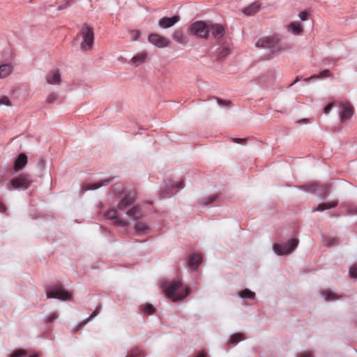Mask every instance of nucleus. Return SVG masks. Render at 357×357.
Segmentation results:
<instances>
[{"label": "nucleus", "instance_id": "obj_1", "mask_svg": "<svg viewBox=\"0 0 357 357\" xmlns=\"http://www.w3.org/2000/svg\"><path fill=\"white\" fill-rule=\"evenodd\" d=\"M162 287L167 297L176 302L183 299L190 294V289L184 287L180 281L165 282Z\"/></svg>", "mask_w": 357, "mask_h": 357}, {"label": "nucleus", "instance_id": "obj_2", "mask_svg": "<svg viewBox=\"0 0 357 357\" xmlns=\"http://www.w3.org/2000/svg\"><path fill=\"white\" fill-rule=\"evenodd\" d=\"M80 36L82 41L80 47L83 51H88L92 49L94 41V32L92 26L84 24L80 30Z\"/></svg>", "mask_w": 357, "mask_h": 357}, {"label": "nucleus", "instance_id": "obj_3", "mask_svg": "<svg viewBox=\"0 0 357 357\" xmlns=\"http://www.w3.org/2000/svg\"><path fill=\"white\" fill-rule=\"evenodd\" d=\"M47 298H57L62 301L70 300L71 294L65 290L61 285L50 287L46 291Z\"/></svg>", "mask_w": 357, "mask_h": 357}, {"label": "nucleus", "instance_id": "obj_4", "mask_svg": "<svg viewBox=\"0 0 357 357\" xmlns=\"http://www.w3.org/2000/svg\"><path fill=\"white\" fill-rule=\"evenodd\" d=\"M298 244L297 238L291 239L287 243H275L273 246L274 252L278 255H285L292 252Z\"/></svg>", "mask_w": 357, "mask_h": 357}, {"label": "nucleus", "instance_id": "obj_5", "mask_svg": "<svg viewBox=\"0 0 357 357\" xmlns=\"http://www.w3.org/2000/svg\"><path fill=\"white\" fill-rule=\"evenodd\" d=\"M208 29L206 23L202 21L196 22L189 27L190 32L199 38H207L208 36Z\"/></svg>", "mask_w": 357, "mask_h": 357}, {"label": "nucleus", "instance_id": "obj_6", "mask_svg": "<svg viewBox=\"0 0 357 357\" xmlns=\"http://www.w3.org/2000/svg\"><path fill=\"white\" fill-rule=\"evenodd\" d=\"M104 217L106 219L114 221V224L120 227H127L129 225V222L120 218L118 211L116 209H111L107 211L104 213Z\"/></svg>", "mask_w": 357, "mask_h": 357}, {"label": "nucleus", "instance_id": "obj_7", "mask_svg": "<svg viewBox=\"0 0 357 357\" xmlns=\"http://www.w3.org/2000/svg\"><path fill=\"white\" fill-rule=\"evenodd\" d=\"M148 40L158 48L167 47L170 45V40L168 38L155 33L149 36Z\"/></svg>", "mask_w": 357, "mask_h": 357}, {"label": "nucleus", "instance_id": "obj_8", "mask_svg": "<svg viewBox=\"0 0 357 357\" xmlns=\"http://www.w3.org/2000/svg\"><path fill=\"white\" fill-rule=\"evenodd\" d=\"M279 40L277 38L266 37L257 40L256 46L257 47L267 48L272 50L273 52H276L275 48Z\"/></svg>", "mask_w": 357, "mask_h": 357}, {"label": "nucleus", "instance_id": "obj_9", "mask_svg": "<svg viewBox=\"0 0 357 357\" xmlns=\"http://www.w3.org/2000/svg\"><path fill=\"white\" fill-rule=\"evenodd\" d=\"M340 111V116L342 122L349 119L354 114V109L351 103L346 102L339 105Z\"/></svg>", "mask_w": 357, "mask_h": 357}, {"label": "nucleus", "instance_id": "obj_10", "mask_svg": "<svg viewBox=\"0 0 357 357\" xmlns=\"http://www.w3.org/2000/svg\"><path fill=\"white\" fill-rule=\"evenodd\" d=\"M137 199L136 193L135 192H130L128 193L126 197L121 200L118 204V210L125 211L127 208L130 206Z\"/></svg>", "mask_w": 357, "mask_h": 357}, {"label": "nucleus", "instance_id": "obj_11", "mask_svg": "<svg viewBox=\"0 0 357 357\" xmlns=\"http://www.w3.org/2000/svg\"><path fill=\"white\" fill-rule=\"evenodd\" d=\"M209 32H211L213 38L219 43L224 38L225 29L220 24H215L211 25L208 29V33Z\"/></svg>", "mask_w": 357, "mask_h": 357}, {"label": "nucleus", "instance_id": "obj_12", "mask_svg": "<svg viewBox=\"0 0 357 357\" xmlns=\"http://www.w3.org/2000/svg\"><path fill=\"white\" fill-rule=\"evenodd\" d=\"M180 20L179 16L174 15L172 17H162L159 20V26L163 29H167L173 25H174L176 23H177Z\"/></svg>", "mask_w": 357, "mask_h": 357}, {"label": "nucleus", "instance_id": "obj_13", "mask_svg": "<svg viewBox=\"0 0 357 357\" xmlns=\"http://www.w3.org/2000/svg\"><path fill=\"white\" fill-rule=\"evenodd\" d=\"M46 82L49 84H59L61 82L59 70L56 69L50 71L46 76Z\"/></svg>", "mask_w": 357, "mask_h": 357}, {"label": "nucleus", "instance_id": "obj_14", "mask_svg": "<svg viewBox=\"0 0 357 357\" xmlns=\"http://www.w3.org/2000/svg\"><path fill=\"white\" fill-rule=\"evenodd\" d=\"M126 213L128 217L135 220L140 219L144 217V213L138 206L128 209Z\"/></svg>", "mask_w": 357, "mask_h": 357}, {"label": "nucleus", "instance_id": "obj_15", "mask_svg": "<svg viewBox=\"0 0 357 357\" xmlns=\"http://www.w3.org/2000/svg\"><path fill=\"white\" fill-rule=\"evenodd\" d=\"M202 262V256L200 254L195 253L189 257L188 265L190 268L196 269Z\"/></svg>", "mask_w": 357, "mask_h": 357}, {"label": "nucleus", "instance_id": "obj_16", "mask_svg": "<svg viewBox=\"0 0 357 357\" xmlns=\"http://www.w3.org/2000/svg\"><path fill=\"white\" fill-rule=\"evenodd\" d=\"M147 56H148V54L146 52H142L138 53L135 56H133L130 61L132 63H133L137 66L139 64L145 62V61L147 58Z\"/></svg>", "mask_w": 357, "mask_h": 357}, {"label": "nucleus", "instance_id": "obj_17", "mask_svg": "<svg viewBox=\"0 0 357 357\" xmlns=\"http://www.w3.org/2000/svg\"><path fill=\"white\" fill-rule=\"evenodd\" d=\"M13 70V67L10 64L0 65V79L7 77Z\"/></svg>", "mask_w": 357, "mask_h": 357}, {"label": "nucleus", "instance_id": "obj_18", "mask_svg": "<svg viewBox=\"0 0 357 357\" xmlns=\"http://www.w3.org/2000/svg\"><path fill=\"white\" fill-rule=\"evenodd\" d=\"M260 4L255 2L243 10V13L246 15H253L259 10Z\"/></svg>", "mask_w": 357, "mask_h": 357}, {"label": "nucleus", "instance_id": "obj_19", "mask_svg": "<svg viewBox=\"0 0 357 357\" xmlns=\"http://www.w3.org/2000/svg\"><path fill=\"white\" fill-rule=\"evenodd\" d=\"M289 31L295 35H298L303 31V26L298 22H291L288 26Z\"/></svg>", "mask_w": 357, "mask_h": 357}, {"label": "nucleus", "instance_id": "obj_20", "mask_svg": "<svg viewBox=\"0 0 357 357\" xmlns=\"http://www.w3.org/2000/svg\"><path fill=\"white\" fill-rule=\"evenodd\" d=\"M337 201H333L328 203H322L318 205L317 208L314 210V211H323L326 209L335 208L337 206Z\"/></svg>", "mask_w": 357, "mask_h": 357}, {"label": "nucleus", "instance_id": "obj_21", "mask_svg": "<svg viewBox=\"0 0 357 357\" xmlns=\"http://www.w3.org/2000/svg\"><path fill=\"white\" fill-rule=\"evenodd\" d=\"M172 38L175 41L182 45H185L187 41L186 38L181 30H176L174 31L172 35Z\"/></svg>", "mask_w": 357, "mask_h": 357}, {"label": "nucleus", "instance_id": "obj_22", "mask_svg": "<svg viewBox=\"0 0 357 357\" xmlns=\"http://www.w3.org/2000/svg\"><path fill=\"white\" fill-rule=\"evenodd\" d=\"M135 230L139 234H144L148 232L149 227L145 223L139 222L135 225Z\"/></svg>", "mask_w": 357, "mask_h": 357}, {"label": "nucleus", "instance_id": "obj_23", "mask_svg": "<svg viewBox=\"0 0 357 357\" xmlns=\"http://www.w3.org/2000/svg\"><path fill=\"white\" fill-rule=\"evenodd\" d=\"M331 75L329 70H324L320 72L319 74L312 75L311 77L305 79V81L307 82L309 80L313 79H318L320 77H330Z\"/></svg>", "mask_w": 357, "mask_h": 357}, {"label": "nucleus", "instance_id": "obj_24", "mask_svg": "<svg viewBox=\"0 0 357 357\" xmlns=\"http://www.w3.org/2000/svg\"><path fill=\"white\" fill-rule=\"evenodd\" d=\"M22 169V153H20L14 163L13 170L17 172Z\"/></svg>", "mask_w": 357, "mask_h": 357}, {"label": "nucleus", "instance_id": "obj_25", "mask_svg": "<svg viewBox=\"0 0 357 357\" xmlns=\"http://www.w3.org/2000/svg\"><path fill=\"white\" fill-rule=\"evenodd\" d=\"M239 296L243 298L253 299L255 296V294L248 289H245L239 293Z\"/></svg>", "mask_w": 357, "mask_h": 357}, {"label": "nucleus", "instance_id": "obj_26", "mask_svg": "<svg viewBox=\"0 0 357 357\" xmlns=\"http://www.w3.org/2000/svg\"><path fill=\"white\" fill-rule=\"evenodd\" d=\"M10 185H11L12 188L14 190L19 189L21 186H22V176H20L17 178L13 179L10 181Z\"/></svg>", "mask_w": 357, "mask_h": 357}, {"label": "nucleus", "instance_id": "obj_27", "mask_svg": "<svg viewBox=\"0 0 357 357\" xmlns=\"http://www.w3.org/2000/svg\"><path fill=\"white\" fill-rule=\"evenodd\" d=\"M142 311L145 314L151 315L154 313L155 308L151 304H145L142 305Z\"/></svg>", "mask_w": 357, "mask_h": 357}, {"label": "nucleus", "instance_id": "obj_28", "mask_svg": "<svg viewBox=\"0 0 357 357\" xmlns=\"http://www.w3.org/2000/svg\"><path fill=\"white\" fill-rule=\"evenodd\" d=\"M244 340L243 334L236 333L233 335L230 338V344H236L240 341Z\"/></svg>", "mask_w": 357, "mask_h": 357}, {"label": "nucleus", "instance_id": "obj_29", "mask_svg": "<svg viewBox=\"0 0 357 357\" xmlns=\"http://www.w3.org/2000/svg\"><path fill=\"white\" fill-rule=\"evenodd\" d=\"M322 295L324 296L326 301H333L338 298V297L334 293L328 290L324 291L322 292Z\"/></svg>", "mask_w": 357, "mask_h": 357}, {"label": "nucleus", "instance_id": "obj_30", "mask_svg": "<svg viewBox=\"0 0 357 357\" xmlns=\"http://www.w3.org/2000/svg\"><path fill=\"white\" fill-rule=\"evenodd\" d=\"M230 52V49L228 45L223 47L218 54V59H222L225 58Z\"/></svg>", "mask_w": 357, "mask_h": 357}, {"label": "nucleus", "instance_id": "obj_31", "mask_svg": "<svg viewBox=\"0 0 357 357\" xmlns=\"http://www.w3.org/2000/svg\"><path fill=\"white\" fill-rule=\"evenodd\" d=\"M99 314V307H96V309L92 312V314L85 320H84L80 324V327H83L86 324H88L93 318L96 317Z\"/></svg>", "mask_w": 357, "mask_h": 357}, {"label": "nucleus", "instance_id": "obj_32", "mask_svg": "<svg viewBox=\"0 0 357 357\" xmlns=\"http://www.w3.org/2000/svg\"><path fill=\"white\" fill-rule=\"evenodd\" d=\"M103 185H105V183L97 182V183H92L90 185H87L84 186L83 188H84V190H85V191L91 190H96Z\"/></svg>", "mask_w": 357, "mask_h": 357}, {"label": "nucleus", "instance_id": "obj_33", "mask_svg": "<svg viewBox=\"0 0 357 357\" xmlns=\"http://www.w3.org/2000/svg\"><path fill=\"white\" fill-rule=\"evenodd\" d=\"M32 182L33 180L31 179V176L28 174H24V190L28 188Z\"/></svg>", "mask_w": 357, "mask_h": 357}, {"label": "nucleus", "instance_id": "obj_34", "mask_svg": "<svg viewBox=\"0 0 357 357\" xmlns=\"http://www.w3.org/2000/svg\"><path fill=\"white\" fill-rule=\"evenodd\" d=\"M57 99H58V96L54 93H52L47 96V98L46 99V102L47 103L52 104V103H54V102H56Z\"/></svg>", "mask_w": 357, "mask_h": 357}, {"label": "nucleus", "instance_id": "obj_35", "mask_svg": "<svg viewBox=\"0 0 357 357\" xmlns=\"http://www.w3.org/2000/svg\"><path fill=\"white\" fill-rule=\"evenodd\" d=\"M217 197L215 195H212L208 197L204 198L202 200L203 204H209L214 202L216 199Z\"/></svg>", "mask_w": 357, "mask_h": 357}, {"label": "nucleus", "instance_id": "obj_36", "mask_svg": "<svg viewBox=\"0 0 357 357\" xmlns=\"http://www.w3.org/2000/svg\"><path fill=\"white\" fill-rule=\"evenodd\" d=\"M130 35L131 39L132 40L135 41V40H137L138 38H139L140 33L137 30H132V31H130Z\"/></svg>", "mask_w": 357, "mask_h": 357}, {"label": "nucleus", "instance_id": "obj_37", "mask_svg": "<svg viewBox=\"0 0 357 357\" xmlns=\"http://www.w3.org/2000/svg\"><path fill=\"white\" fill-rule=\"evenodd\" d=\"M126 357H140V351L138 348L132 349Z\"/></svg>", "mask_w": 357, "mask_h": 357}, {"label": "nucleus", "instance_id": "obj_38", "mask_svg": "<svg viewBox=\"0 0 357 357\" xmlns=\"http://www.w3.org/2000/svg\"><path fill=\"white\" fill-rule=\"evenodd\" d=\"M58 318V314L56 312H53L51 314H50L47 319H46V322L47 323H52V321H54L56 319Z\"/></svg>", "mask_w": 357, "mask_h": 357}, {"label": "nucleus", "instance_id": "obj_39", "mask_svg": "<svg viewBox=\"0 0 357 357\" xmlns=\"http://www.w3.org/2000/svg\"><path fill=\"white\" fill-rule=\"evenodd\" d=\"M5 105L7 106H10V101L7 96H3L0 98V105Z\"/></svg>", "mask_w": 357, "mask_h": 357}, {"label": "nucleus", "instance_id": "obj_40", "mask_svg": "<svg viewBox=\"0 0 357 357\" xmlns=\"http://www.w3.org/2000/svg\"><path fill=\"white\" fill-rule=\"evenodd\" d=\"M349 274L351 278H357V266H352L349 269Z\"/></svg>", "mask_w": 357, "mask_h": 357}, {"label": "nucleus", "instance_id": "obj_41", "mask_svg": "<svg viewBox=\"0 0 357 357\" xmlns=\"http://www.w3.org/2000/svg\"><path fill=\"white\" fill-rule=\"evenodd\" d=\"M169 187L171 188V189L172 188H183V181L180 182V183H172V181H169Z\"/></svg>", "mask_w": 357, "mask_h": 357}, {"label": "nucleus", "instance_id": "obj_42", "mask_svg": "<svg viewBox=\"0 0 357 357\" xmlns=\"http://www.w3.org/2000/svg\"><path fill=\"white\" fill-rule=\"evenodd\" d=\"M333 107V103H329L324 108V112L325 114H328L331 109H332V107Z\"/></svg>", "mask_w": 357, "mask_h": 357}, {"label": "nucleus", "instance_id": "obj_43", "mask_svg": "<svg viewBox=\"0 0 357 357\" xmlns=\"http://www.w3.org/2000/svg\"><path fill=\"white\" fill-rule=\"evenodd\" d=\"M308 13L306 11H303L300 13L299 17L301 19V20L305 21L307 20Z\"/></svg>", "mask_w": 357, "mask_h": 357}, {"label": "nucleus", "instance_id": "obj_44", "mask_svg": "<svg viewBox=\"0 0 357 357\" xmlns=\"http://www.w3.org/2000/svg\"><path fill=\"white\" fill-rule=\"evenodd\" d=\"M22 356V349H19L10 355V357H20Z\"/></svg>", "mask_w": 357, "mask_h": 357}, {"label": "nucleus", "instance_id": "obj_45", "mask_svg": "<svg viewBox=\"0 0 357 357\" xmlns=\"http://www.w3.org/2000/svg\"><path fill=\"white\" fill-rule=\"evenodd\" d=\"M217 101L219 105H227L230 102L229 101H226V100H222L220 98H217Z\"/></svg>", "mask_w": 357, "mask_h": 357}, {"label": "nucleus", "instance_id": "obj_46", "mask_svg": "<svg viewBox=\"0 0 357 357\" xmlns=\"http://www.w3.org/2000/svg\"><path fill=\"white\" fill-rule=\"evenodd\" d=\"M70 3H71V1H67L65 4L59 6V9L62 10V9L67 8L68 6H69Z\"/></svg>", "mask_w": 357, "mask_h": 357}, {"label": "nucleus", "instance_id": "obj_47", "mask_svg": "<svg viewBox=\"0 0 357 357\" xmlns=\"http://www.w3.org/2000/svg\"><path fill=\"white\" fill-rule=\"evenodd\" d=\"M246 141L245 138H234L233 142L235 143H243Z\"/></svg>", "mask_w": 357, "mask_h": 357}, {"label": "nucleus", "instance_id": "obj_48", "mask_svg": "<svg viewBox=\"0 0 357 357\" xmlns=\"http://www.w3.org/2000/svg\"><path fill=\"white\" fill-rule=\"evenodd\" d=\"M23 355H24V357H38L39 356V354L38 353H35L33 355L27 356V354H26V351L24 349Z\"/></svg>", "mask_w": 357, "mask_h": 357}, {"label": "nucleus", "instance_id": "obj_49", "mask_svg": "<svg viewBox=\"0 0 357 357\" xmlns=\"http://www.w3.org/2000/svg\"><path fill=\"white\" fill-rule=\"evenodd\" d=\"M206 354L204 351L199 353L195 357H206Z\"/></svg>", "mask_w": 357, "mask_h": 357}, {"label": "nucleus", "instance_id": "obj_50", "mask_svg": "<svg viewBox=\"0 0 357 357\" xmlns=\"http://www.w3.org/2000/svg\"><path fill=\"white\" fill-rule=\"evenodd\" d=\"M6 211V207L5 206L0 202V212H4Z\"/></svg>", "mask_w": 357, "mask_h": 357}, {"label": "nucleus", "instance_id": "obj_51", "mask_svg": "<svg viewBox=\"0 0 357 357\" xmlns=\"http://www.w3.org/2000/svg\"><path fill=\"white\" fill-rule=\"evenodd\" d=\"M301 357H311V354L310 353L303 354H301Z\"/></svg>", "mask_w": 357, "mask_h": 357}, {"label": "nucleus", "instance_id": "obj_52", "mask_svg": "<svg viewBox=\"0 0 357 357\" xmlns=\"http://www.w3.org/2000/svg\"><path fill=\"white\" fill-rule=\"evenodd\" d=\"M26 163H27V157L25 154H24V167L26 165Z\"/></svg>", "mask_w": 357, "mask_h": 357}, {"label": "nucleus", "instance_id": "obj_53", "mask_svg": "<svg viewBox=\"0 0 357 357\" xmlns=\"http://www.w3.org/2000/svg\"><path fill=\"white\" fill-rule=\"evenodd\" d=\"M299 80H300L299 77H296L295 81L292 84H291L290 86L294 85L296 82H298Z\"/></svg>", "mask_w": 357, "mask_h": 357}, {"label": "nucleus", "instance_id": "obj_54", "mask_svg": "<svg viewBox=\"0 0 357 357\" xmlns=\"http://www.w3.org/2000/svg\"><path fill=\"white\" fill-rule=\"evenodd\" d=\"M121 185L116 184V185L114 186V190H115L116 188H121Z\"/></svg>", "mask_w": 357, "mask_h": 357}, {"label": "nucleus", "instance_id": "obj_55", "mask_svg": "<svg viewBox=\"0 0 357 357\" xmlns=\"http://www.w3.org/2000/svg\"><path fill=\"white\" fill-rule=\"evenodd\" d=\"M112 180V178H111V179H108V180H106V181H105V183H109Z\"/></svg>", "mask_w": 357, "mask_h": 357}, {"label": "nucleus", "instance_id": "obj_56", "mask_svg": "<svg viewBox=\"0 0 357 357\" xmlns=\"http://www.w3.org/2000/svg\"><path fill=\"white\" fill-rule=\"evenodd\" d=\"M170 190H171V189H169H169H167V194L169 193V192H170Z\"/></svg>", "mask_w": 357, "mask_h": 357}]
</instances>
